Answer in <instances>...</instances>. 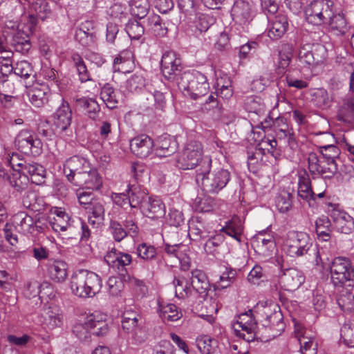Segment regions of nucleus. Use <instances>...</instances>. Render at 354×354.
Listing matches in <instances>:
<instances>
[{"label":"nucleus","mask_w":354,"mask_h":354,"mask_svg":"<svg viewBox=\"0 0 354 354\" xmlns=\"http://www.w3.org/2000/svg\"><path fill=\"white\" fill-rule=\"evenodd\" d=\"M88 214V222L93 227H97L104 220L105 209L102 203L93 202L88 207H86Z\"/></svg>","instance_id":"nucleus-32"},{"label":"nucleus","mask_w":354,"mask_h":354,"mask_svg":"<svg viewBox=\"0 0 354 354\" xmlns=\"http://www.w3.org/2000/svg\"><path fill=\"white\" fill-rule=\"evenodd\" d=\"M153 149L156 156L160 157H167L173 154L176 151L177 142L169 136H161L154 143Z\"/></svg>","instance_id":"nucleus-27"},{"label":"nucleus","mask_w":354,"mask_h":354,"mask_svg":"<svg viewBox=\"0 0 354 354\" xmlns=\"http://www.w3.org/2000/svg\"><path fill=\"white\" fill-rule=\"evenodd\" d=\"M254 311L260 318L262 325L270 330V337H276L281 335L285 328L283 314L279 306L275 304H257Z\"/></svg>","instance_id":"nucleus-7"},{"label":"nucleus","mask_w":354,"mask_h":354,"mask_svg":"<svg viewBox=\"0 0 354 354\" xmlns=\"http://www.w3.org/2000/svg\"><path fill=\"white\" fill-rule=\"evenodd\" d=\"M190 286L199 296L205 299L210 289V285L205 273L201 270H194L191 272Z\"/></svg>","instance_id":"nucleus-25"},{"label":"nucleus","mask_w":354,"mask_h":354,"mask_svg":"<svg viewBox=\"0 0 354 354\" xmlns=\"http://www.w3.org/2000/svg\"><path fill=\"white\" fill-rule=\"evenodd\" d=\"M283 250L292 258L303 257L312 251L315 256V264L317 266L323 264L320 250L317 246L313 248L311 239L306 232H289L284 241Z\"/></svg>","instance_id":"nucleus-3"},{"label":"nucleus","mask_w":354,"mask_h":354,"mask_svg":"<svg viewBox=\"0 0 354 354\" xmlns=\"http://www.w3.org/2000/svg\"><path fill=\"white\" fill-rule=\"evenodd\" d=\"M306 277L302 271L296 268H288L283 271L279 276L278 283L275 284L276 289H283L286 291L297 290L305 281Z\"/></svg>","instance_id":"nucleus-14"},{"label":"nucleus","mask_w":354,"mask_h":354,"mask_svg":"<svg viewBox=\"0 0 354 354\" xmlns=\"http://www.w3.org/2000/svg\"><path fill=\"white\" fill-rule=\"evenodd\" d=\"M161 71L165 78L177 82L180 73L181 60L174 51L165 52L161 59Z\"/></svg>","instance_id":"nucleus-15"},{"label":"nucleus","mask_w":354,"mask_h":354,"mask_svg":"<svg viewBox=\"0 0 354 354\" xmlns=\"http://www.w3.org/2000/svg\"><path fill=\"white\" fill-rule=\"evenodd\" d=\"M55 131L62 133L68 129L72 122V110L69 104L62 98V104L52 115Z\"/></svg>","instance_id":"nucleus-18"},{"label":"nucleus","mask_w":354,"mask_h":354,"mask_svg":"<svg viewBox=\"0 0 354 354\" xmlns=\"http://www.w3.org/2000/svg\"><path fill=\"white\" fill-rule=\"evenodd\" d=\"M127 193L130 198V207L142 209L149 198L147 189L140 185H129Z\"/></svg>","instance_id":"nucleus-30"},{"label":"nucleus","mask_w":354,"mask_h":354,"mask_svg":"<svg viewBox=\"0 0 354 354\" xmlns=\"http://www.w3.org/2000/svg\"><path fill=\"white\" fill-rule=\"evenodd\" d=\"M46 274L55 283H63L68 277V265L62 260L50 259L46 264Z\"/></svg>","instance_id":"nucleus-19"},{"label":"nucleus","mask_w":354,"mask_h":354,"mask_svg":"<svg viewBox=\"0 0 354 354\" xmlns=\"http://www.w3.org/2000/svg\"><path fill=\"white\" fill-rule=\"evenodd\" d=\"M80 104L84 108L85 114L92 120H95L99 115L100 108L98 103L93 98H82Z\"/></svg>","instance_id":"nucleus-53"},{"label":"nucleus","mask_w":354,"mask_h":354,"mask_svg":"<svg viewBox=\"0 0 354 354\" xmlns=\"http://www.w3.org/2000/svg\"><path fill=\"white\" fill-rule=\"evenodd\" d=\"M330 221L326 216H322L315 221V231L319 241L327 242L331 237Z\"/></svg>","instance_id":"nucleus-39"},{"label":"nucleus","mask_w":354,"mask_h":354,"mask_svg":"<svg viewBox=\"0 0 354 354\" xmlns=\"http://www.w3.org/2000/svg\"><path fill=\"white\" fill-rule=\"evenodd\" d=\"M75 186H84V188L91 190H97L102 185V177L95 168L91 165L89 169L77 176V178L72 183Z\"/></svg>","instance_id":"nucleus-21"},{"label":"nucleus","mask_w":354,"mask_h":354,"mask_svg":"<svg viewBox=\"0 0 354 354\" xmlns=\"http://www.w3.org/2000/svg\"><path fill=\"white\" fill-rule=\"evenodd\" d=\"M233 328L236 335L250 342L255 339L257 322L252 317V311L242 314L239 320L234 324Z\"/></svg>","instance_id":"nucleus-13"},{"label":"nucleus","mask_w":354,"mask_h":354,"mask_svg":"<svg viewBox=\"0 0 354 354\" xmlns=\"http://www.w3.org/2000/svg\"><path fill=\"white\" fill-rule=\"evenodd\" d=\"M308 167L313 178H317L319 170L322 167L324 159L315 151L310 152L308 154Z\"/></svg>","instance_id":"nucleus-57"},{"label":"nucleus","mask_w":354,"mask_h":354,"mask_svg":"<svg viewBox=\"0 0 354 354\" xmlns=\"http://www.w3.org/2000/svg\"><path fill=\"white\" fill-rule=\"evenodd\" d=\"M298 195L303 199H313L315 193L311 187V181L308 174L304 171L298 176Z\"/></svg>","instance_id":"nucleus-36"},{"label":"nucleus","mask_w":354,"mask_h":354,"mask_svg":"<svg viewBox=\"0 0 354 354\" xmlns=\"http://www.w3.org/2000/svg\"><path fill=\"white\" fill-rule=\"evenodd\" d=\"M292 46L290 44H285L279 52L278 66L280 68H287L292 57Z\"/></svg>","instance_id":"nucleus-58"},{"label":"nucleus","mask_w":354,"mask_h":354,"mask_svg":"<svg viewBox=\"0 0 354 354\" xmlns=\"http://www.w3.org/2000/svg\"><path fill=\"white\" fill-rule=\"evenodd\" d=\"M244 108L248 112L261 115L264 112L265 106L262 102L261 97L250 95L246 97L245 99Z\"/></svg>","instance_id":"nucleus-50"},{"label":"nucleus","mask_w":354,"mask_h":354,"mask_svg":"<svg viewBox=\"0 0 354 354\" xmlns=\"http://www.w3.org/2000/svg\"><path fill=\"white\" fill-rule=\"evenodd\" d=\"M268 35L272 39L281 38L288 28V17L283 14H278L268 18Z\"/></svg>","instance_id":"nucleus-23"},{"label":"nucleus","mask_w":354,"mask_h":354,"mask_svg":"<svg viewBox=\"0 0 354 354\" xmlns=\"http://www.w3.org/2000/svg\"><path fill=\"white\" fill-rule=\"evenodd\" d=\"M330 31L336 35H344L348 30L346 20L342 14H334L332 12V16L327 20V23Z\"/></svg>","instance_id":"nucleus-37"},{"label":"nucleus","mask_w":354,"mask_h":354,"mask_svg":"<svg viewBox=\"0 0 354 354\" xmlns=\"http://www.w3.org/2000/svg\"><path fill=\"white\" fill-rule=\"evenodd\" d=\"M73 332L83 342H88L91 335H104L108 332L106 315L95 312L87 315L83 322H78L74 325Z\"/></svg>","instance_id":"nucleus-6"},{"label":"nucleus","mask_w":354,"mask_h":354,"mask_svg":"<svg viewBox=\"0 0 354 354\" xmlns=\"http://www.w3.org/2000/svg\"><path fill=\"white\" fill-rule=\"evenodd\" d=\"M109 229L113 239L117 242H120L127 236L123 225L116 220L111 219L110 221Z\"/></svg>","instance_id":"nucleus-61"},{"label":"nucleus","mask_w":354,"mask_h":354,"mask_svg":"<svg viewBox=\"0 0 354 354\" xmlns=\"http://www.w3.org/2000/svg\"><path fill=\"white\" fill-rule=\"evenodd\" d=\"M221 231L237 241L241 242V235L243 232L241 219L239 216H233L231 220L225 223V225L221 229Z\"/></svg>","instance_id":"nucleus-35"},{"label":"nucleus","mask_w":354,"mask_h":354,"mask_svg":"<svg viewBox=\"0 0 354 354\" xmlns=\"http://www.w3.org/2000/svg\"><path fill=\"white\" fill-rule=\"evenodd\" d=\"M139 321H136L135 318L127 317L126 319H122V329L128 334L131 335V337L136 341L141 342L142 339L138 337V333L140 330L138 324Z\"/></svg>","instance_id":"nucleus-56"},{"label":"nucleus","mask_w":354,"mask_h":354,"mask_svg":"<svg viewBox=\"0 0 354 354\" xmlns=\"http://www.w3.org/2000/svg\"><path fill=\"white\" fill-rule=\"evenodd\" d=\"M177 85L185 96L194 100L204 97L208 92L207 77L199 71H185L177 78Z\"/></svg>","instance_id":"nucleus-5"},{"label":"nucleus","mask_w":354,"mask_h":354,"mask_svg":"<svg viewBox=\"0 0 354 354\" xmlns=\"http://www.w3.org/2000/svg\"><path fill=\"white\" fill-rule=\"evenodd\" d=\"M33 234H46L51 230L50 218L42 216L34 220Z\"/></svg>","instance_id":"nucleus-63"},{"label":"nucleus","mask_w":354,"mask_h":354,"mask_svg":"<svg viewBox=\"0 0 354 354\" xmlns=\"http://www.w3.org/2000/svg\"><path fill=\"white\" fill-rule=\"evenodd\" d=\"M160 316L164 321L175 322L182 317V313L176 305L169 304L160 307Z\"/></svg>","instance_id":"nucleus-51"},{"label":"nucleus","mask_w":354,"mask_h":354,"mask_svg":"<svg viewBox=\"0 0 354 354\" xmlns=\"http://www.w3.org/2000/svg\"><path fill=\"white\" fill-rule=\"evenodd\" d=\"M101 278L87 270L76 271L72 276L70 288L73 295L80 298H89L97 294L102 288Z\"/></svg>","instance_id":"nucleus-4"},{"label":"nucleus","mask_w":354,"mask_h":354,"mask_svg":"<svg viewBox=\"0 0 354 354\" xmlns=\"http://www.w3.org/2000/svg\"><path fill=\"white\" fill-rule=\"evenodd\" d=\"M126 32L131 39H140L144 32L145 28L138 21L133 20L129 21L125 28Z\"/></svg>","instance_id":"nucleus-60"},{"label":"nucleus","mask_w":354,"mask_h":354,"mask_svg":"<svg viewBox=\"0 0 354 354\" xmlns=\"http://www.w3.org/2000/svg\"><path fill=\"white\" fill-rule=\"evenodd\" d=\"M49 88L46 86H33L27 92L30 102L35 107H41L48 102Z\"/></svg>","instance_id":"nucleus-33"},{"label":"nucleus","mask_w":354,"mask_h":354,"mask_svg":"<svg viewBox=\"0 0 354 354\" xmlns=\"http://www.w3.org/2000/svg\"><path fill=\"white\" fill-rule=\"evenodd\" d=\"M337 119L343 122L354 120V95L346 97L337 113Z\"/></svg>","instance_id":"nucleus-41"},{"label":"nucleus","mask_w":354,"mask_h":354,"mask_svg":"<svg viewBox=\"0 0 354 354\" xmlns=\"http://www.w3.org/2000/svg\"><path fill=\"white\" fill-rule=\"evenodd\" d=\"M292 195L291 193L283 190L276 196L275 205L281 213L288 212L292 205Z\"/></svg>","instance_id":"nucleus-49"},{"label":"nucleus","mask_w":354,"mask_h":354,"mask_svg":"<svg viewBox=\"0 0 354 354\" xmlns=\"http://www.w3.org/2000/svg\"><path fill=\"white\" fill-rule=\"evenodd\" d=\"M33 218L25 212H19L13 216L14 227L22 234H33Z\"/></svg>","instance_id":"nucleus-31"},{"label":"nucleus","mask_w":354,"mask_h":354,"mask_svg":"<svg viewBox=\"0 0 354 354\" xmlns=\"http://www.w3.org/2000/svg\"><path fill=\"white\" fill-rule=\"evenodd\" d=\"M337 170L338 167L337 162H326L324 160L317 177H322L324 179H331L337 172Z\"/></svg>","instance_id":"nucleus-64"},{"label":"nucleus","mask_w":354,"mask_h":354,"mask_svg":"<svg viewBox=\"0 0 354 354\" xmlns=\"http://www.w3.org/2000/svg\"><path fill=\"white\" fill-rule=\"evenodd\" d=\"M173 284L175 288L176 297L178 298L188 297L192 294L189 281L183 276L174 277Z\"/></svg>","instance_id":"nucleus-43"},{"label":"nucleus","mask_w":354,"mask_h":354,"mask_svg":"<svg viewBox=\"0 0 354 354\" xmlns=\"http://www.w3.org/2000/svg\"><path fill=\"white\" fill-rule=\"evenodd\" d=\"M29 9L31 13L28 16L26 30L19 29L18 26L15 29V23L12 21L6 24L7 28H12L8 33L11 37L10 44L17 52L22 54H27L31 48L29 36L35 31L38 20L45 21L53 15L49 0H32L29 3Z\"/></svg>","instance_id":"nucleus-1"},{"label":"nucleus","mask_w":354,"mask_h":354,"mask_svg":"<svg viewBox=\"0 0 354 354\" xmlns=\"http://www.w3.org/2000/svg\"><path fill=\"white\" fill-rule=\"evenodd\" d=\"M337 303L342 310L351 313L354 310V292L342 290L337 298Z\"/></svg>","instance_id":"nucleus-46"},{"label":"nucleus","mask_w":354,"mask_h":354,"mask_svg":"<svg viewBox=\"0 0 354 354\" xmlns=\"http://www.w3.org/2000/svg\"><path fill=\"white\" fill-rule=\"evenodd\" d=\"M21 169L23 174L28 177L29 180L36 185H41L44 183L46 178L45 168L37 162L32 161L21 162L17 165Z\"/></svg>","instance_id":"nucleus-20"},{"label":"nucleus","mask_w":354,"mask_h":354,"mask_svg":"<svg viewBox=\"0 0 354 354\" xmlns=\"http://www.w3.org/2000/svg\"><path fill=\"white\" fill-rule=\"evenodd\" d=\"M140 210L145 216L153 219L161 218L165 214V205L157 197L149 196L147 201L142 205Z\"/></svg>","instance_id":"nucleus-26"},{"label":"nucleus","mask_w":354,"mask_h":354,"mask_svg":"<svg viewBox=\"0 0 354 354\" xmlns=\"http://www.w3.org/2000/svg\"><path fill=\"white\" fill-rule=\"evenodd\" d=\"M333 2L330 0H314L304 9L306 21L315 26L326 24L332 16Z\"/></svg>","instance_id":"nucleus-10"},{"label":"nucleus","mask_w":354,"mask_h":354,"mask_svg":"<svg viewBox=\"0 0 354 354\" xmlns=\"http://www.w3.org/2000/svg\"><path fill=\"white\" fill-rule=\"evenodd\" d=\"M196 343L202 354H212L216 346V340L207 335L198 337L196 340Z\"/></svg>","instance_id":"nucleus-55"},{"label":"nucleus","mask_w":354,"mask_h":354,"mask_svg":"<svg viewBox=\"0 0 354 354\" xmlns=\"http://www.w3.org/2000/svg\"><path fill=\"white\" fill-rule=\"evenodd\" d=\"M215 205L214 200L208 195L198 196L193 203V209L198 212H209Z\"/></svg>","instance_id":"nucleus-48"},{"label":"nucleus","mask_w":354,"mask_h":354,"mask_svg":"<svg viewBox=\"0 0 354 354\" xmlns=\"http://www.w3.org/2000/svg\"><path fill=\"white\" fill-rule=\"evenodd\" d=\"M203 109L207 111H212V115L214 119L218 120L221 117V107L219 106L217 99L213 95H209L205 100Z\"/></svg>","instance_id":"nucleus-62"},{"label":"nucleus","mask_w":354,"mask_h":354,"mask_svg":"<svg viewBox=\"0 0 354 354\" xmlns=\"http://www.w3.org/2000/svg\"><path fill=\"white\" fill-rule=\"evenodd\" d=\"M136 253L138 257L145 261H151L156 257V249L145 243H140L136 248Z\"/></svg>","instance_id":"nucleus-59"},{"label":"nucleus","mask_w":354,"mask_h":354,"mask_svg":"<svg viewBox=\"0 0 354 354\" xmlns=\"http://www.w3.org/2000/svg\"><path fill=\"white\" fill-rule=\"evenodd\" d=\"M310 102L317 107L325 109L330 106L332 98L324 88L312 89L310 91Z\"/></svg>","instance_id":"nucleus-38"},{"label":"nucleus","mask_w":354,"mask_h":354,"mask_svg":"<svg viewBox=\"0 0 354 354\" xmlns=\"http://www.w3.org/2000/svg\"><path fill=\"white\" fill-rule=\"evenodd\" d=\"M145 26L156 37H164L167 33V27L158 15H149L147 19Z\"/></svg>","instance_id":"nucleus-40"},{"label":"nucleus","mask_w":354,"mask_h":354,"mask_svg":"<svg viewBox=\"0 0 354 354\" xmlns=\"http://www.w3.org/2000/svg\"><path fill=\"white\" fill-rule=\"evenodd\" d=\"M44 323L49 329L60 327L62 325V315L59 309L54 306L45 308L42 313Z\"/></svg>","instance_id":"nucleus-34"},{"label":"nucleus","mask_w":354,"mask_h":354,"mask_svg":"<svg viewBox=\"0 0 354 354\" xmlns=\"http://www.w3.org/2000/svg\"><path fill=\"white\" fill-rule=\"evenodd\" d=\"M15 145L21 152L33 156L40 155L43 150L41 140L33 132L28 130H21L17 134Z\"/></svg>","instance_id":"nucleus-11"},{"label":"nucleus","mask_w":354,"mask_h":354,"mask_svg":"<svg viewBox=\"0 0 354 354\" xmlns=\"http://www.w3.org/2000/svg\"><path fill=\"white\" fill-rule=\"evenodd\" d=\"M132 260L131 254L120 252L115 248H111L104 256V261L110 267L122 272L126 271V266L130 265Z\"/></svg>","instance_id":"nucleus-22"},{"label":"nucleus","mask_w":354,"mask_h":354,"mask_svg":"<svg viewBox=\"0 0 354 354\" xmlns=\"http://www.w3.org/2000/svg\"><path fill=\"white\" fill-rule=\"evenodd\" d=\"M231 15L235 24L248 25L254 16L252 3L245 0H236L232 8Z\"/></svg>","instance_id":"nucleus-17"},{"label":"nucleus","mask_w":354,"mask_h":354,"mask_svg":"<svg viewBox=\"0 0 354 354\" xmlns=\"http://www.w3.org/2000/svg\"><path fill=\"white\" fill-rule=\"evenodd\" d=\"M327 212L338 231L348 234L354 230V219L335 204L329 203Z\"/></svg>","instance_id":"nucleus-12"},{"label":"nucleus","mask_w":354,"mask_h":354,"mask_svg":"<svg viewBox=\"0 0 354 354\" xmlns=\"http://www.w3.org/2000/svg\"><path fill=\"white\" fill-rule=\"evenodd\" d=\"M212 159L208 156H203L202 144L196 140L189 141L177 160V165L181 169H196V174H198L203 167L205 159Z\"/></svg>","instance_id":"nucleus-8"},{"label":"nucleus","mask_w":354,"mask_h":354,"mask_svg":"<svg viewBox=\"0 0 354 354\" xmlns=\"http://www.w3.org/2000/svg\"><path fill=\"white\" fill-rule=\"evenodd\" d=\"M330 279L336 287H343L347 282H354V266L346 257H337L330 266Z\"/></svg>","instance_id":"nucleus-9"},{"label":"nucleus","mask_w":354,"mask_h":354,"mask_svg":"<svg viewBox=\"0 0 354 354\" xmlns=\"http://www.w3.org/2000/svg\"><path fill=\"white\" fill-rule=\"evenodd\" d=\"M119 95L120 93L115 91L109 84H106L101 89V99L110 109L117 106L119 102Z\"/></svg>","instance_id":"nucleus-42"},{"label":"nucleus","mask_w":354,"mask_h":354,"mask_svg":"<svg viewBox=\"0 0 354 354\" xmlns=\"http://www.w3.org/2000/svg\"><path fill=\"white\" fill-rule=\"evenodd\" d=\"M212 159H205L201 171L196 174V181L205 193L217 194L223 190L231 180V173L223 168L211 171Z\"/></svg>","instance_id":"nucleus-2"},{"label":"nucleus","mask_w":354,"mask_h":354,"mask_svg":"<svg viewBox=\"0 0 354 354\" xmlns=\"http://www.w3.org/2000/svg\"><path fill=\"white\" fill-rule=\"evenodd\" d=\"M189 235L194 236V240L204 239L207 234L202 218L199 216H196L189 221Z\"/></svg>","instance_id":"nucleus-45"},{"label":"nucleus","mask_w":354,"mask_h":354,"mask_svg":"<svg viewBox=\"0 0 354 354\" xmlns=\"http://www.w3.org/2000/svg\"><path fill=\"white\" fill-rule=\"evenodd\" d=\"M297 337L302 354H317V344L315 342L314 338L299 334Z\"/></svg>","instance_id":"nucleus-54"},{"label":"nucleus","mask_w":354,"mask_h":354,"mask_svg":"<svg viewBox=\"0 0 354 354\" xmlns=\"http://www.w3.org/2000/svg\"><path fill=\"white\" fill-rule=\"evenodd\" d=\"M90 162L84 158L73 156L67 158L63 165V171L68 180L73 183L77 176L89 169Z\"/></svg>","instance_id":"nucleus-16"},{"label":"nucleus","mask_w":354,"mask_h":354,"mask_svg":"<svg viewBox=\"0 0 354 354\" xmlns=\"http://www.w3.org/2000/svg\"><path fill=\"white\" fill-rule=\"evenodd\" d=\"M252 244L263 255L269 256L275 248L274 237L264 232H259L252 238Z\"/></svg>","instance_id":"nucleus-29"},{"label":"nucleus","mask_w":354,"mask_h":354,"mask_svg":"<svg viewBox=\"0 0 354 354\" xmlns=\"http://www.w3.org/2000/svg\"><path fill=\"white\" fill-rule=\"evenodd\" d=\"M0 177L7 180L17 192L25 189L29 182L28 177L23 174L21 171L11 172V170L0 169Z\"/></svg>","instance_id":"nucleus-28"},{"label":"nucleus","mask_w":354,"mask_h":354,"mask_svg":"<svg viewBox=\"0 0 354 354\" xmlns=\"http://www.w3.org/2000/svg\"><path fill=\"white\" fill-rule=\"evenodd\" d=\"M317 153L326 162H336V159L339 155V149L334 145H323L318 147Z\"/></svg>","instance_id":"nucleus-52"},{"label":"nucleus","mask_w":354,"mask_h":354,"mask_svg":"<svg viewBox=\"0 0 354 354\" xmlns=\"http://www.w3.org/2000/svg\"><path fill=\"white\" fill-rule=\"evenodd\" d=\"M153 145L152 139L145 134L135 137L130 141L131 151L141 158H146L151 153Z\"/></svg>","instance_id":"nucleus-24"},{"label":"nucleus","mask_w":354,"mask_h":354,"mask_svg":"<svg viewBox=\"0 0 354 354\" xmlns=\"http://www.w3.org/2000/svg\"><path fill=\"white\" fill-rule=\"evenodd\" d=\"M129 6L131 15L139 19L145 17L150 8L148 0H130Z\"/></svg>","instance_id":"nucleus-47"},{"label":"nucleus","mask_w":354,"mask_h":354,"mask_svg":"<svg viewBox=\"0 0 354 354\" xmlns=\"http://www.w3.org/2000/svg\"><path fill=\"white\" fill-rule=\"evenodd\" d=\"M298 59L301 67L311 70L321 62V60L315 57L313 51L306 46L300 48Z\"/></svg>","instance_id":"nucleus-44"}]
</instances>
